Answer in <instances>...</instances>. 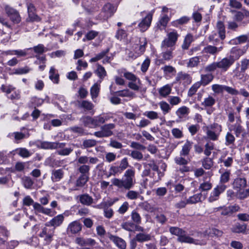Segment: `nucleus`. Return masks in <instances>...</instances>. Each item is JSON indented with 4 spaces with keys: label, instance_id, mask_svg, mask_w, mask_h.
<instances>
[{
    "label": "nucleus",
    "instance_id": "obj_1",
    "mask_svg": "<svg viewBox=\"0 0 249 249\" xmlns=\"http://www.w3.org/2000/svg\"><path fill=\"white\" fill-rule=\"evenodd\" d=\"M112 184L120 189L129 190L136 183L135 170L133 167L127 169L121 179L114 178L111 179Z\"/></svg>",
    "mask_w": 249,
    "mask_h": 249
},
{
    "label": "nucleus",
    "instance_id": "obj_2",
    "mask_svg": "<svg viewBox=\"0 0 249 249\" xmlns=\"http://www.w3.org/2000/svg\"><path fill=\"white\" fill-rule=\"evenodd\" d=\"M235 59L232 55L224 57L219 61L214 62L208 65L205 68V71L208 72H212L219 69L222 72H225L233 65L234 63Z\"/></svg>",
    "mask_w": 249,
    "mask_h": 249
},
{
    "label": "nucleus",
    "instance_id": "obj_3",
    "mask_svg": "<svg viewBox=\"0 0 249 249\" xmlns=\"http://www.w3.org/2000/svg\"><path fill=\"white\" fill-rule=\"evenodd\" d=\"M203 128L206 134V138L213 141L218 140L222 130L221 125L216 123L205 126Z\"/></svg>",
    "mask_w": 249,
    "mask_h": 249
},
{
    "label": "nucleus",
    "instance_id": "obj_4",
    "mask_svg": "<svg viewBox=\"0 0 249 249\" xmlns=\"http://www.w3.org/2000/svg\"><path fill=\"white\" fill-rule=\"evenodd\" d=\"M124 76L130 81L128 84V87L130 89L136 91H138L140 89L142 83L136 75L132 72L125 71L124 73Z\"/></svg>",
    "mask_w": 249,
    "mask_h": 249
},
{
    "label": "nucleus",
    "instance_id": "obj_5",
    "mask_svg": "<svg viewBox=\"0 0 249 249\" xmlns=\"http://www.w3.org/2000/svg\"><path fill=\"white\" fill-rule=\"evenodd\" d=\"M144 168H148L150 169H151L154 171L152 178L153 181L155 182L160 180L161 177L163 176V173L159 170L158 166L153 160H149L147 163H144Z\"/></svg>",
    "mask_w": 249,
    "mask_h": 249
},
{
    "label": "nucleus",
    "instance_id": "obj_6",
    "mask_svg": "<svg viewBox=\"0 0 249 249\" xmlns=\"http://www.w3.org/2000/svg\"><path fill=\"white\" fill-rule=\"evenodd\" d=\"M116 10L115 6L110 3H107L103 7L98 18L100 20H107L114 14Z\"/></svg>",
    "mask_w": 249,
    "mask_h": 249
},
{
    "label": "nucleus",
    "instance_id": "obj_7",
    "mask_svg": "<svg viewBox=\"0 0 249 249\" xmlns=\"http://www.w3.org/2000/svg\"><path fill=\"white\" fill-rule=\"evenodd\" d=\"M163 57L165 60H169L171 57V33L168 34V37L165 38L161 44Z\"/></svg>",
    "mask_w": 249,
    "mask_h": 249
},
{
    "label": "nucleus",
    "instance_id": "obj_8",
    "mask_svg": "<svg viewBox=\"0 0 249 249\" xmlns=\"http://www.w3.org/2000/svg\"><path fill=\"white\" fill-rule=\"evenodd\" d=\"M172 234L177 235V240L180 242L196 244L193 238L184 234V231L178 228L172 227Z\"/></svg>",
    "mask_w": 249,
    "mask_h": 249
},
{
    "label": "nucleus",
    "instance_id": "obj_9",
    "mask_svg": "<svg viewBox=\"0 0 249 249\" xmlns=\"http://www.w3.org/2000/svg\"><path fill=\"white\" fill-rule=\"evenodd\" d=\"M4 9L7 16L14 23H18L21 21V17L18 12L7 4L4 5Z\"/></svg>",
    "mask_w": 249,
    "mask_h": 249
},
{
    "label": "nucleus",
    "instance_id": "obj_10",
    "mask_svg": "<svg viewBox=\"0 0 249 249\" xmlns=\"http://www.w3.org/2000/svg\"><path fill=\"white\" fill-rule=\"evenodd\" d=\"M54 231V229L46 226L41 229L38 235L44 241V244H49L53 240Z\"/></svg>",
    "mask_w": 249,
    "mask_h": 249
},
{
    "label": "nucleus",
    "instance_id": "obj_11",
    "mask_svg": "<svg viewBox=\"0 0 249 249\" xmlns=\"http://www.w3.org/2000/svg\"><path fill=\"white\" fill-rule=\"evenodd\" d=\"M227 188L224 184H219L213 189L208 198L210 202H213L219 199L220 195L224 192Z\"/></svg>",
    "mask_w": 249,
    "mask_h": 249
},
{
    "label": "nucleus",
    "instance_id": "obj_12",
    "mask_svg": "<svg viewBox=\"0 0 249 249\" xmlns=\"http://www.w3.org/2000/svg\"><path fill=\"white\" fill-rule=\"evenodd\" d=\"M36 145L38 148L41 149H57V147H62L64 144L56 142L38 141L37 142Z\"/></svg>",
    "mask_w": 249,
    "mask_h": 249
},
{
    "label": "nucleus",
    "instance_id": "obj_13",
    "mask_svg": "<svg viewBox=\"0 0 249 249\" xmlns=\"http://www.w3.org/2000/svg\"><path fill=\"white\" fill-rule=\"evenodd\" d=\"M108 237L109 240L112 242L115 246L120 249H125L126 248V243L123 238L113 235L111 233H108Z\"/></svg>",
    "mask_w": 249,
    "mask_h": 249
},
{
    "label": "nucleus",
    "instance_id": "obj_14",
    "mask_svg": "<svg viewBox=\"0 0 249 249\" xmlns=\"http://www.w3.org/2000/svg\"><path fill=\"white\" fill-rule=\"evenodd\" d=\"M64 219V217L63 214H58L46 223L45 226L53 227V229L54 230L55 228L60 226L62 224Z\"/></svg>",
    "mask_w": 249,
    "mask_h": 249
},
{
    "label": "nucleus",
    "instance_id": "obj_15",
    "mask_svg": "<svg viewBox=\"0 0 249 249\" xmlns=\"http://www.w3.org/2000/svg\"><path fill=\"white\" fill-rule=\"evenodd\" d=\"M152 19V14L149 13L141 21L138 26L142 32L145 31L150 26Z\"/></svg>",
    "mask_w": 249,
    "mask_h": 249
},
{
    "label": "nucleus",
    "instance_id": "obj_16",
    "mask_svg": "<svg viewBox=\"0 0 249 249\" xmlns=\"http://www.w3.org/2000/svg\"><path fill=\"white\" fill-rule=\"evenodd\" d=\"M27 5L29 15V18L27 20L31 21H40V19L39 17L35 14L36 8L34 4L31 3H28Z\"/></svg>",
    "mask_w": 249,
    "mask_h": 249
},
{
    "label": "nucleus",
    "instance_id": "obj_17",
    "mask_svg": "<svg viewBox=\"0 0 249 249\" xmlns=\"http://www.w3.org/2000/svg\"><path fill=\"white\" fill-rule=\"evenodd\" d=\"M247 180L245 178L238 177L233 180L232 186L234 189L241 190L247 186Z\"/></svg>",
    "mask_w": 249,
    "mask_h": 249
},
{
    "label": "nucleus",
    "instance_id": "obj_18",
    "mask_svg": "<svg viewBox=\"0 0 249 249\" xmlns=\"http://www.w3.org/2000/svg\"><path fill=\"white\" fill-rule=\"evenodd\" d=\"M82 225L77 221H74L71 222L67 228V232L72 234L78 233L81 230Z\"/></svg>",
    "mask_w": 249,
    "mask_h": 249
},
{
    "label": "nucleus",
    "instance_id": "obj_19",
    "mask_svg": "<svg viewBox=\"0 0 249 249\" xmlns=\"http://www.w3.org/2000/svg\"><path fill=\"white\" fill-rule=\"evenodd\" d=\"M223 49V46H221L220 47H217L213 45H208L205 47L203 50V52L204 53H209L211 55H215L219 52L221 51Z\"/></svg>",
    "mask_w": 249,
    "mask_h": 249
},
{
    "label": "nucleus",
    "instance_id": "obj_20",
    "mask_svg": "<svg viewBox=\"0 0 249 249\" xmlns=\"http://www.w3.org/2000/svg\"><path fill=\"white\" fill-rule=\"evenodd\" d=\"M139 44H137L134 47V51L135 53L139 52L141 51L140 49H142L143 51L142 53V55L144 53L145 51V47L147 45V40L146 38L142 37L139 39Z\"/></svg>",
    "mask_w": 249,
    "mask_h": 249
},
{
    "label": "nucleus",
    "instance_id": "obj_21",
    "mask_svg": "<svg viewBox=\"0 0 249 249\" xmlns=\"http://www.w3.org/2000/svg\"><path fill=\"white\" fill-rule=\"evenodd\" d=\"M80 202L85 205H90L93 201L92 197L87 194L81 195L78 196Z\"/></svg>",
    "mask_w": 249,
    "mask_h": 249
},
{
    "label": "nucleus",
    "instance_id": "obj_22",
    "mask_svg": "<svg viewBox=\"0 0 249 249\" xmlns=\"http://www.w3.org/2000/svg\"><path fill=\"white\" fill-rule=\"evenodd\" d=\"M93 118L95 127L99 126L101 124H104L105 122L109 119V117L106 115H100L95 116Z\"/></svg>",
    "mask_w": 249,
    "mask_h": 249
},
{
    "label": "nucleus",
    "instance_id": "obj_23",
    "mask_svg": "<svg viewBox=\"0 0 249 249\" xmlns=\"http://www.w3.org/2000/svg\"><path fill=\"white\" fill-rule=\"evenodd\" d=\"M193 144V142H192L187 140L180 152V156H186L188 155L192 148Z\"/></svg>",
    "mask_w": 249,
    "mask_h": 249
},
{
    "label": "nucleus",
    "instance_id": "obj_24",
    "mask_svg": "<svg viewBox=\"0 0 249 249\" xmlns=\"http://www.w3.org/2000/svg\"><path fill=\"white\" fill-rule=\"evenodd\" d=\"M8 137L9 138L14 140L15 142L18 143L20 140L25 138V135L20 132H15L9 133Z\"/></svg>",
    "mask_w": 249,
    "mask_h": 249
},
{
    "label": "nucleus",
    "instance_id": "obj_25",
    "mask_svg": "<svg viewBox=\"0 0 249 249\" xmlns=\"http://www.w3.org/2000/svg\"><path fill=\"white\" fill-rule=\"evenodd\" d=\"M216 103L215 99L211 95H208L207 97L204 98L203 101L201 105L205 107H212Z\"/></svg>",
    "mask_w": 249,
    "mask_h": 249
},
{
    "label": "nucleus",
    "instance_id": "obj_26",
    "mask_svg": "<svg viewBox=\"0 0 249 249\" xmlns=\"http://www.w3.org/2000/svg\"><path fill=\"white\" fill-rule=\"evenodd\" d=\"M64 173L62 169L54 170L52 171L51 179L53 182L59 181L63 177Z\"/></svg>",
    "mask_w": 249,
    "mask_h": 249
},
{
    "label": "nucleus",
    "instance_id": "obj_27",
    "mask_svg": "<svg viewBox=\"0 0 249 249\" xmlns=\"http://www.w3.org/2000/svg\"><path fill=\"white\" fill-rule=\"evenodd\" d=\"M115 125L113 124H108L102 126L101 127V130L106 137H109L113 134L111 130L113 129Z\"/></svg>",
    "mask_w": 249,
    "mask_h": 249
},
{
    "label": "nucleus",
    "instance_id": "obj_28",
    "mask_svg": "<svg viewBox=\"0 0 249 249\" xmlns=\"http://www.w3.org/2000/svg\"><path fill=\"white\" fill-rule=\"evenodd\" d=\"M205 234L212 237H220L223 234V231L215 228H212L206 230Z\"/></svg>",
    "mask_w": 249,
    "mask_h": 249
},
{
    "label": "nucleus",
    "instance_id": "obj_29",
    "mask_svg": "<svg viewBox=\"0 0 249 249\" xmlns=\"http://www.w3.org/2000/svg\"><path fill=\"white\" fill-rule=\"evenodd\" d=\"M59 143H63L64 145L62 147H57L58 149L57 151V153L59 155L61 156H68L69 155L73 150L72 147L65 148L66 143L64 142H59Z\"/></svg>",
    "mask_w": 249,
    "mask_h": 249
},
{
    "label": "nucleus",
    "instance_id": "obj_30",
    "mask_svg": "<svg viewBox=\"0 0 249 249\" xmlns=\"http://www.w3.org/2000/svg\"><path fill=\"white\" fill-rule=\"evenodd\" d=\"M216 28L218 36L221 40H223L225 38V28L223 23L219 21L216 24Z\"/></svg>",
    "mask_w": 249,
    "mask_h": 249
},
{
    "label": "nucleus",
    "instance_id": "obj_31",
    "mask_svg": "<svg viewBox=\"0 0 249 249\" xmlns=\"http://www.w3.org/2000/svg\"><path fill=\"white\" fill-rule=\"evenodd\" d=\"M95 72L100 79L99 81L100 83L102 82L107 75V72L104 67L99 64L97 65V68Z\"/></svg>",
    "mask_w": 249,
    "mask_h": 249
},
{
    "label": "nucleus",
    "instance_id": "obj_32",
    "mask_svg": "<svg viewBox=\"0 0 249 249\" xmlns=\"http://www.w3.org/2000/svg\"><path fill=\"white\" fill-rule=\"evenodd\" d=\"M100 89V83H95L90 88V93L91 96V98L94 99L96 98L99 94Z\"/></svg>",
    "mask_w": 249,
    "mask_h": 249
},
{
    "label": "nucleus",
    "instance_id": "obj_33",
    "mask_svg": "<svg viewBox=\"0 0 249 249\" xmlns=\"http://www.w3.org/2000/svg\"><path fill=\"white\" fill-rule=\"evenodd\" d=\"M89 179V177L85 175H81L76 181V186L78 187H83Z\"/></svg>",
    "mask_w": 249,
    "mask_h": 249
},
{
    "label": "nucleus",
    "instance_id": "obj_34",
    "mask_svg": "<svg viewBox=\"0 0 249 249\" xmlns=\"http://www.w3.org/2000/svg\"><path fill=\"white\" fill-rule=\"evenodd\" d=\"M55 69L54 67H52L49 71V78L55 84L59 83V74L55 73Z\"/></svg>",
    "mask_w": 249,
    "mask_h": 249
},
{
    "label": "nucleus",
    "instance_id": "obj_35",
    "mask_svg": "<svg viewBox=\"0 0 249 249\" xmlns=\"http://www.w3.org/2000/svg\"><path fill=\"white\" fill-rule=\"evenodd\" d=\"M231 171L229 170H226L223 172L220 176L219 184H224V183L229 182L230 179Z\"/></svg>",
    "mask_w": 249,
    "mask_h": 249
},
{
    "label": "nucleus",
    "instance_id": "obj_36",
    "mask_svg": "<svg viewBox=\"0 0 249 249\" xmlns=\"http://www.w3.org/2000/svg\"><path fill=\"white\" fill-rule=\"evenodd\" d=\"M139 206L143 210L149 213L154 212L156 210V208L147 201L141 203L139 204Z\"/></svg>",
    "mask_w": 249,
    "mask_h": 249
},
{
    "label": "nucleus",
    "instance_id": "obj_37",
    "mask_svg": "<svg viewBox=\"0 0 249 249\" xmlns=\"http://www.w3.org/2000/svg\"><path fill=\"white\" fill-rule=\"evenodd\" d=\"M213 76L212 74H202L201 76V85L206 86L210 83L213 79Z\"/></svg>",
    "mask_w": 249,
    "mask_h": 249
},
{
    "label": "nucleus",
    "instance_id": "obj_38",
    "mask_svg": "<svg viewBox=\"0 0 249 249\" xmlns=\"http://www.w3.org/2000/svg\"><path fill=\"white\" fill-rule=\"evenodd\" d=\"M82 121L85 126L90 128H95L94 126L93 118L89 116H86L82 119Z\"/></svg>",
    "mask_w": 249,
    "mask_h": 249
},
{
    "label": "nucleus",
    "instance_id": "obj_39",
    "mask_svg": "<svg viewBox=\"0 0 249 249\" xmlns=\"http://www.w3.org/2000/svg\"><path fill=\"white\" fill-rule=\"evenodd\" d=\"M232 130L234 132V133L237 137H239L241 134L243 133L245 131L244 128L239 124L236 123L231 126Z\"/></svg>",
    "mask_w": 249,
    "mask_h": 249
},
{
    "label": "nucleus",
    "instance_id": "obj_40",
    "mask_svg": "<svg viewBox=\"0 0 249 249\" xmlns=\"http://www.w3.org/2000/svg\"><path fill=\"white\" fill-rule=\"evenodd\" d=\"M9 234L8 231L4 227H0V244L4 243Z\"/></svg>",
    "mask_w": 249,
    "mask_h": 249
},
{
    "label": "nucleus",
    "instance_id": "obj_41",
    "mask_svg": "<svg viewBox=\"0 0 249 249\" xmlns=\"http://www.w3.org/2000/svg\"><path fill=\"white\" fill-rule=\"evenodd\" d=\"M246 229V225L245 224L236 223L232 228V231L235 233H243Z\"/></svg>",
    "mask_w": 249,
    "mask_h": 249
},
{
    "label": "nucleus",
    "instance_id": "obj_42",
    "mask_svg": "<svg viewBox=\"0 0 249 249\" xmlns=\"http://www.w3.org/2000/svg\"><path fill=\"white\" fill-rule=\"evenodd\" d=\"M16 151L18 155L23 158H28L32 155V153L25 148H19Z\"/></svg>",
    "mask_w": 249,
    "mask_h": 249
},
{
    "label": "nucleus",
    "instance_id": "obj_43",
    "mask_svg": "<svg viewBox=\"0 0 249 249\" xmlns=\"http://www.w3.org/2000/svg\"><path fill=\"white\" fill-rule=\"evenodd\" d=\"M135 238L139 242H143L150 240V235L148 234L139 233L136 234Z\"/></svg>",
    "mask_w": 249,
    "mask_h": 249
},
{
    "label": "nucleus",
    "instance_id": "obj_44",
    "mask_svg": "<svg viewBox=\"0 0 249 249\" xmlns=\"http://www.w3.org/2000/svg\"><path fill=\"white\" fill-rule=\"evenodd\" d=\"M97 144V141L93 139H86L83 141L82 147L89 148L94 147Z\"/></svg>",
    "mask_w": 249,
    "mask_h": 249
},
{
    "label": "nucleus",
    "instance_id": "obj_45",
    "mask_svg": "<svg viewBox=\"0 0 249 249\" xmlns=\"http://www.w3.org/2000/svg\"><path fill=\"white\" fill-rule=\"evenodd\" d=\"M131 218L132 222L135 224H140L141 223L142 218L140 214L135 210L132 211L131 213Z\"/></svg>",
    "mask_w": 249,
    "mask_h": 249
},
{
    "label": "nucleus",
    "instance_id": "obj_46",
    "mask_svg": "<svg viewBox=\"0 0 249 249\" xmlns=\"http://www.w3.org/2000/svg\"><path fill=\"white\" fill-rule=\"evenodd\" d=\"M122 173L118 166H111L109 170L107 177L109 178L112 176H115L117 175Z\"/></svg>",
    "mask_w": 249,
    "mask_h": 249
},
{
    "label": "nucleus",
    "instance_id": "obj_47",
    "mask_svg": "<svg viewBox=\"0 0 249 249\" xmlns=\"http://www.w3.org/2000/svg\"><path fill=\"white\" fill-rule=\"evenodd\" d=\"M202 196V195L201 193L194 195V196H190L187 200L186 203L188 204H195L201 201Z\"/></svg>",
    "mask_w": 249,
    "mask_h": 249
},
{
    "label": "nucleus",
    "instance_id": "obj_48",
    "mask_svg": "<svg viewBox=\"0 0 249 249\" xmlns=\"http://www.w3.org/2000/svg\"><path fill=\"white\" fill-rule=\"evenodd\" d=\"M140 194L134 190H129L125 195L126 197L130 200H136L139 198Z\"/></svg>",
    "mask_w": 249,
    "mask_h": 249
},
{
    "label": "nucleus",
    "instance_id": "obj_49",
    "mask_svg": "<svg viewBox=\"0 0 249 249\" xmlns=\"http://www.w3.org/2000/svg\"><path fill=\"white\" fill-rule=\"evenodd\" d=\"M108 52H109V49H107L106 50L103 51L101 53L96 54L95 57L91 58L89 60V62L91 63L95 62H96V61L103 58L107 55V54L108 53Z\"/></svg>",
    "mask_w": 249,
    "mask_h": 249
},
{
    "label": "nucleus",
    "instance_id": "obj_50",
    "mask_svg": "<svg viewBox=\"0 0 249 249\" xmlns=\"http://www.w3.org/2000/svg\"><path fill=\"white\" fill-rule=\"evenodd\" d=\"M190 20V18L187 16H183L179 19L172 21V26L178 27L179 25L187 23Z\"/></svg>",
    "mask_w": 249,
    "mask_h": 249
},
{
    "label": "nucleus",
    "instance_id": "obj_51",
    "mask_svg": "<svg viewBox=\"0 0 249 249\" xmlns=\"http://www.w3.org/2000/svg\"><path fill=\"white\" fill-rule=\"evenodd\" d=\"M200 56H195L191 58L187 63V67L189 68L196 67L200 62Z\"/></svg>",
    "mask_w": 249,
    "mask_h": 249
},
{
    "label": "nucleus",
    "instance_id": "obj_52",
    "mask_svg": "<svg viewBox=\"0 0 249 249\" xmlns=\"http://www.w3.org/2000/svg\"><path fill=\"white\" fill-rule=\"evenodd\" d=\"M214 212H219L221 215L227 216L230 215L231 213L230 209L228 207L223 206L215 208L214 209Z\"/></svg>",
    "mask_w": 249,
    "mask_h": 249
},
{
    "label": "nucleus",
    "instance_id": "obj_53",
    "mask_svg": "<svg viewBox=\"0 0 249 249\" xmlns=\"http://www.w3.org/2000/svg\"><path fill=\"white\" fill-rule=\"evenodd\" d=\"M121 227L128 231H134L135 224L133 222L127 221L123 222L121 224Z\"/></svg>",
    "mask_w": 249,
    "mask_h": 249
},
{
    "label": "nucleus",
    "instance_id": "obj_54",
    "mask_svg": "<svg viewBox=\"0 0 249 249\" xmlns=\"http://www.w3.org/2000/svg\"><path fill=\"white\" fill-rule=\"evenodd\" d=\"M79 107L86 110H91L94 107L92 103L86 100H83L80 103Z\"/></svg>",
    "mask_w": 249,
    "mask_h": 249
},
{
    "label": "nucleus",
    "instance_id": "obj_55",
    "mask_svg": "<svg viewBox=\"0 0 249 249\" xmlns=\"http://www.w3.org/2000/svg\"><path fill=\"white\" fill-rule=\"evenodd\" d=\"M205 181L201 183L199 189L201 191H208L210 190L212 187V184L210 182V180H207V178H205Z\"/></svg>",
    "mask_w": 249,
    "mask_h": 249
},
{
    "label": "nucleus",
    "instance_id": "obj_56",
    "mask_svg": "<svg viewBox=\"0 0 249 249\" xmlns=\"http://www.w3.org/2000/svg\"><path fill=\"white\" fill-rule=\"evenodd\" d=\"M201 86V82H197L195 83L189 89L188 95L190 97L192 96L197 91V89Z\"/></svg>",
    "mask_w": 249,
    "mask_h": 249
},
{
    "label": "nucleus",
    "instance_id": "obj_57",
    "mask_svg": "<svg viewBox=\"0 0 249 249\" xmlns=\"http://www.w3.org/2000/svg\"><path fill=\"white\" fill-rule=\"evenodd\" d=\"M170 18H169L166 15L163 14L161 16V17L159 20L158 25L160 26V28H164L168 22L169 21Z\"/></svg>",
    "mask_w": 249,
    "mask_h": 249
},
{
    "label": "nucleus",
    "instance_id": "obj_58",
    "mask_svg": "<svg viewBox=\"0 0 249 249\" xmlns=\"http://www.w3.org/2000/svg\"><path fill=\"white\" fill-rule=\"evenodd\" d=\"M218 32L216 31L213 32L209 36L208 39L210 42H212L214 45H216L219 41Z\"/></svg>",
    "mask_w": 249,
    "mask_h": 249
},
{
    "label": "nucleus",
    "instance_id": "obj_59",
    "mask_svg": "<svg viewBox=\"0 0 249 249\" xmlns=\"http://www.w3.org/2000/svg\"><path fill=\"white\" fill-rule=\"evenodd\" d=\"M31 48L34 50L35 53L39 54H42L48 51V49L45 48L43 44H39L37 46H34L33 48Z\"/></svg>",
    "mask_w": 249,
    "mask_h": 249
},
{
    "label": "nucleus",
    "instance_id": "obj_60",
    "mask_svg": "<svg viewBox=\"0 0 249 249\" xmlns=\"http://www.w3.org/2000/svg\"><path fill=\"white\" fill-rule=\"evenodd\" d=\"M189 113V108L183 106L178 108L176 111L177 115L179 118H181Z\"/></svg>",
    "mask_w": 249,
    "mask_h": 249
},
{
    "label": "nucleus",
    "instance_id": "obj_61",
    "mask_svg": "<svg viewBox=\"0 0 249 249\" xmlns=\"http://www.w3.org/2000/svg\"><path fill=\"white\" fill-rule=\"evenodd\" d=\"M225 140V144L228 146L233 144L235 139L234 136L231 132H228L226 135Z\"/></svg>",
    "mask_w": 249,
    "mask_h": 249
},
{
    "label": "nucleus",
    "instance_id": "obj_62",
    "mask_svg": "<svg viewBox=\"0 0 249 249\" xmlns=\"http://www.w3.org/2000/svg\"><path fill=\"white\" fill-rule=\"evenodd\" d=\"M116 93H117L118 96L121 97H131L134 95V93L128 89L118 91Z\"/></svg>",
    "mask_w": 249,
    "mask_h": 249
},
{
    "label": "nucleus",
    "instance_id": "obj_63",
    "mask_svg": "<svg viewBox=\"0 0 249 249\" xmlns=\"http://www.w3.org/2000/svg\"><path fill=\"white\" fill-rule=\"evenodd\" d=\"M203 167L205 169H210L213 165V162L210 158H205L202 161Z\"/></svg>",
    "mask_w": 249,
    "mask_h": 249
},
{
    "label": "nucleus",
    "instance_id": "obj_64",
    "mask_svg": "<svg viewBox=\"0 0 249 249\" xmlns=\"http://www.w3.org/2000/svg\"><path fill=\"white\" fill-rule=\"evenodd\" d=\"M22 182L24 187L27 189L31 188L34 183L32 179L30 178L27 177H25L23 178Z\"/></svg>",
    "mask_w": 249,
    "mask_h": 249
}]
</instances>
